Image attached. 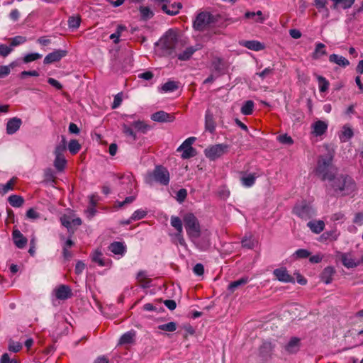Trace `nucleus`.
I'll list each match as a JSON object with an SVG mask.
<instances>
[{"label":"nucleus","instance_id":"obj_1","mask_svg":"<svg viewBox=\"0 0 363 363\" xmlns=\"http://www.w3.org/2000/svg\"><path fill=\"white\" fill-rule=\"evenodd\" d=\"M160 43L164 55L172 57L177 56L179 60L183 61L189 60L197 50L193 47H189L182 52L177 54V51L182 47V43L178 40L176 34L172 32L167 33L161 39Z\"/></svg>","mask_w":363,"mask_h":363},{"label":"nucleus","instance_id":"obj_2","mask_svg":"<svg viewBox=\"0 0 363 363\" xmlns=\"http://www.w3.org/2000/svg\"><path fill=\"white\" fill-rule=\"evenodd\" d=\"M331 186L333 189L342 196L350 195L356 189L354 181L350 177H333Z\"/></svg>","mask_w":363,"mask_h":363},{"label":"nucleus","instance_id":"obj_3","mask_svg":"<svg viewBox=\"0 0 363 363\" xmlns=\"http://www.w3.org/2000/svg\"><path fill=\"white\" fill-rule=\"evenodd\" d=\"M333 154L328 152L325 155L320 157L315 172L323 180H331L333 177L332 162Z\"/></svg>","mask_w":363,"mask_h":363},{"label":"nucleus","instance_id":"obj_4","mask_svg":"<svg viewBox=\"0 0 363 363\" xmlns=\"http://www.w3.org/2000/svg\"><path fill=\"white\" fill-rule=\"evenodd\" d=\"M145 182L152 184L153 182L167 186L169 182V171L162 166H156L153 172H148L145 178Z\"/></svg>","mask_w":363,"mask_h":363},{"label":"nucleus","instance_id":"obj_5","mask_svg":"<svg viewBox=\"0 0 363 363\" xmlns=\"http://www.w3.org/2000/svg\"><path fill=\"white\" fill-rule=\"evenodd\" d=\"M184 227L190 240L200 235V225L193 213H187L184 216Z\"/></svg>","mask_w":363,"mask_h":363},{"label":"nucleus","instance_id":"obj_6","mask_svg":"<svg viewBox=\"0 0 363 363\" xmlns=\"http://www.w3.org/2000/svg\"><path fill=\"white\" fill-rule=\"evenodd\" d=\"M340 257L342 264L348 269L356 267L363 262V255L359 257L354 252L340 253Z\"/></svg>","mask_w":363,"mask_h":363},{"label":"nucleus","instance_id":"obj_7","mask_svg":"<svg viewBox=\"0 0 363 363\" xmlns=\"http://www.w3.org/2000/svg\"><path fill=\"white\" fill-rule=\"evenodd\" d=\"M213 17L209 12H201L196 16L194 21V28L196 30H204L213 23Z\"/></svg>","mask_w":363,"mask_h":363},{"label":"nucleus","instance_id":"obj_8","mask_svg":"<svg viewBox=\"0 0 363 363\" xmlns=\"http://www.w3.org/2000/svg\"><path fill=\"white\" fill-rule=\"evenodd\" d=\"M228 145L226 144H216L208 147L204 150V154L211 160H216L225 154L228 150Z\"/></svg>","mask_w":363,"mask_h":363},{"label":"nucleus","instance_id":"obj_9","mask_svg":"<svg viewBox=\"0 0 363 363\" xmlns=\"http://www.w3.org/2000/svg\"><path fill=\"white\" fill-rule=\"evenodd\" d=\"M191 240L196 247L201 251H206L211 245L210 233L208 231L200 232L199 235L195 236V238H192Z\"/></svg>","mask_w":363,"mask_h":363},{"label":"nucleus","instance_id":"obj_10","mask_svg":"<svg viewBox=\"0 0 363 363\" xmlns=\"http://www.w3.org/2000/svg\"><path fill=\"white\" fill-rule=\"evenodd\" d=\"M195 137H189L186 139L182 144L177 148L178 152L182 151V157L184 159L192 157L195 155V150L192 147V144L195 142Z\"/></svg>","mask_w":363,"mask_h":363},{"label":"nucleus","instance_id":"obj_11","mask_svg":"<svg viewBox=\"0 0 363 363\" xmlns=\"http://www.w3.org/2000/svg\"><path fill=\"white\" fill-rule=\"evenodd\" d=\"M293 212L299 218L305 220L311 218L313 215L311 206L305 202L297 203L294 206Z\"/></svg>","mask_w":363,"mask_h":363},{"label":"nucleus","instance_id":"obj_12","mask_svg":"<svg viewBox=\"0 0 363 363\" xmlns=\"http://www.w3.org/2000/svg\"><path fill=\"white\" fill-rule=\"evenodd\" d=\"M135 118V114L131 115H124L123 116V123L122 125V130L124 135L130 138L133 141H135L137 139L136 133L134 131L133 128L130 126L131 123L130 122V119H134Z\"/></svg>","mask_w":363,"mask_h":363},{"label":"nucleus","instance_id":"obj_13","mask_svg":"<svg viewBox=\"0 0 363 363\" xmlns=\"http://www.w3.org/2000/svg\"><path fill=\"white\" fill-rule=\"evenodd\" d=\"M52 295L56 299L64 301L69 298L72 295V292L69 286L61 284L55 288L52 291Z\"/></svg>","mask_w":363,"mask_h":363},{"label":"nucleus","instance_id":"obj_14","mask_svg":"<svg viewBox=\"0 0 363 363\" xmlns=\"http://www.w3.org/2000/svg\"><path fill=\"white\" fill-rule=\"evenodd\" d=\"M328 128V122L318 120L311 125V134L315 137H320L326 133Z\"/></svg>","mask_w":363,"mask_h":363},{"label":"nucleus","instance_id":"obj_15","mask_svg":"<svg viewBox=\"0 0 363 363\" xmlns=\"http://www.w3.org/2000/svg\"><path fill=\"white\" fill-rule=\"evenodd\" d=\"M273 274L279 281L284 283L294 282V278L288 273L286 269L284 267L274 269Z\"/></svg>","mask_w":363,"mask_h":363},{"label":"nucleus","instance_id":"obj_16","mask_svg":"<svg viewBox=\"0 0 363 363\" xmlns=\"http://www.w3.org/2000/svg\"><path fill=\"white\" fill-rule=\"evenodd\" d=\"M22 123V120L19 118H10L6 123V133L8 135L16 133L20 129Z\"/></svg>","mask_w":363,"mask_h":363},{"label":"nucleus","instance_id":"obj_17","mask_svg":"<svg viewBox=\"0 0 363 363\" xmlns=\"http://www.w3.org/2000/svg\"><path fill=\"white\" fill-rule=\"evenodd\" d=\"M67 51L62 50H56L49 53L44 58L45 64H51L60 61L62 57L66 56Z\"/></svg>","mask_w":363,"mask_h":363},{"label":"nucleus","instance_id":"obj_18","mask_svg":"<svg viewBox=\"0 0 363 363\" xmlns=\"http://www.w3.org/2000/svg\"><path fill=\"white\" fill-rule=\"evenodd\" d=\"M151 119L156 122H172L175 119L174 116L163 111L154 113L151 116Z\"/></svg>","mask_w":363,"mask_h":363},{"label":"nucleus","instance_id":"obj_19","mask_svg":"<svg viewBox=\"0 0 363 363\" xmlns=\"http://www.w3.org/2000/svg\"><path fill=\"white\" fill-rule=\"evenodd\" d=\"M239 44L253 51H261L264 49V45L258 40H240Z\"/></svg>","mask_w":363,"mask_h":363},{"label":"nucleus","instance_id":"obj_20","mask_svg":"<svg viewBox=\"0 0 363 363\" xmlns=\"http://www.w3.org/2000/svg\"><path fill=\"white\" fill-rule=\"evenodd\" d=\"M12 238L16 246L20 249L23 248L28 241L26 238L24 237L23 235L18 229L13 230Z\"/></svg>","mask_w":363,"mask_h":363},{"label":"nucleus","instance_id":"obj_21","mask_svg":"<svg viewBox=\"0 0 363 363\" xmlns=\"http://www.w3.org/2000/svg\"><path fill=\"white\" fill-rule=\"evenodd\" d=\"M300 341L298 337H291L287 344L285 345L284 349L289 354H294L300 350Z\"/></svg>","mask_w":363,"mask_h":363},{"label":"nucleus","instance_id":"obj_22","mask_svg":"<svg viewBox=\"0 0 363 363\" xmlns=\"http://www.w3.org/2000/svg\"><path fill=\"white\" fill-rule=\"evenodd\" d=\"M181 3H174L172 4H163L162 6V9L167 14L174 16L179 13V10L182 9Z\"/></svg>","mask_w":363,"mask_h":363},{"label":"nucleus","instance_id":"obj_23","mask_svg":"<svg viewBox=\"0 0 363 363\" xmlns=\"http://www.w3.org/2000/svg\"><path fill=\"white\" fill-rule=\"evenodd\" d=\"M257 177L255 174H244L240 177V182L243 186L249 188L255 184Z\"/></svg>","mask_w":363,"mask_h":363},{"label":"nucleus","instance_id":"obj_24","mask_svg":"<svg viewBox=\"0 0 363 363\" xmlns=\"http://www.w3.org/2000/svg\"><path fill=\"white\" fill-rule=\"evenodd\" d=\"M205 128L210 133H213L216 129L213 114L209 110L205 114Z\"/></svg>","mask_w":363,"mask_h":363},{"label":"nucleus","instance_id":"obj_25","mask_svg":"<svg viewBox=\"0 0 363 363\" xmlns=\"http://www.w3.org/2000/svg\"><path fill=\"white\" fill-rule=\"evenodd\" d=\"M109 250L115 255L123 256L125 252V246L120 242H114L108 247Z\"/></svg>","mask_w":363,"mask_h":363},{"label":"nucleus","instance_id":"obj_26","mask_svg":"<svg viewBox=\"0 0 363 363\" xmlns=\"http://www.w3.org/2000/svg\"><path fill=\"white\" fill-rule=\"evenodd\" d=\"M329 61L342 67H345L350 65V62L347 59L343 56L336 54L330 55L329 57Z\"/></svg>","mask_w":363,"mask_h":363},{"label":"nucleus","instance_id":"obj_27","mask_svg":"<svg viewBox=\"0 0 363 363\" xmlns=\"http://www.w3.org/2000/svg\"><path fill=\"white\" fill-rule=\"evenodd\" d=\"M335 273V270L333 267H325L320 275V279L322 281H323L325 284H328L332 281V277L333 274Z\"/></svg>","mask_w":363,"mask_h":363},{"label":"nucleus","instance_id":"obj_28","mask_svg":"<svg viewBox=\"0 0 363 363\" xmlns=\"http://www.w3.org/2000/svg\"><path fill=\"white\" fill-rule=\"evenodd\" d=\"M307 225L312 232L316 234L321 233L325 228V223L323 220L310 221Z\"/></svg>","mask_w":363,"mask_h":363},{"label":"nucleus","instance_id":"obj_29","mask_svg":"<svg viewBox=\"0 0 363 363\" xmlns=\"http://www.w3.org/2000/svg\"><path fill=\"white\" fill-rule=\"evenodd\" d=\"M92 260L97 263L99 266L104 267L107 266L110 261L109 259H106L103 257V255L101 252L96 250L92 255Z\"/></svg>","mask_w":363,"mask_h":363},{"label":"nucleus","instance_id":"obj_30","mask_svg":"<svg viewBox=\"0 0 363 363\" xmlns=\"http://www.w3.org/2000/svg\"><path fill=\"white\" fill-rule=\"evenodd\" d=\"M353 136V131L348 125H344L339 138L341 142L345 143L349 140Z\"/></svg>","mask_w":363,"mask_h":363},{"label":"nucleus","instance_id":"obj_31","mask_svg":"<svg viewBox=\"0 0 363 363\" xmlns=\"http://www.w3.org/2000/svg\"><path fill=\"white\" fill-rule=\"evenodd\" d=\"M326 54L325 45L322 43H316L315 50L312 55L313 58L317 60Z\"/></svg>","mask_w":363,"mask_h":363},{"label":"nucleus","instance_id":"obj_32","mask_svg":"<svg viewBox=\"0 0 363 363\" xmlns=\"http://www.w3.org/2000/svg\"><path fill=\"white\" fill-rule=\"evenodd\" d=\"M249 282V278L247 277H244L240 278L238 280L232 281L229 284L228 289L231 292H233L235 291L237 288L239 286H243Z\"/></svg>","mask_w":363,"mask_h":363},{"label":"nucleus","instance_id":"obj_33","mask_svg":"<svg viewBox=\"0 0 363 363\" xmlns=\"http://www.w3.org/2000/svg\"><path fill=\"white\" fill-rule=\"evenodd\" d=\"M8 201L11 206L19 208L23 204L24 199L21 196L13 194L9 197Z\"/></svg>","mask_w":363,"mask_h":363},{"label":"nucleus","instance_id":"obj_34","mask_svg":"<svg viewBox=\"0 0 363 363\" xmlns=\"http://www.w3.org/2000/svg\"><path fill=\"white\" fill-rule=\"evenodd\" d=\"M16 179V177H13L6 184H0V192L2 194H6L9 191H12Z\"/></svg>","mask_w":363,"mask_h":363},{"label":"nucleus","instance_id":"obj_35","mask_svg":"<svg viewBox=\"0 0 363 363\" xmlns=\"http://www.w3.org/2000/svg\"><path fill=\"white\" fill-rule=\"evenodd\" d=\"M131 126L137 131H140L143 133H145L150 130V126L145 124L144 121L140 120L134 121L131 123Z\"/></svg>","mask_w":363,"mask_h":363},{"label":"nucleus","instance_id":"obj_36","mask_svg":"<svg viewBox=\"0 0 363 363\" xmlns=\"http://www.w3.org/2000/svg\"><path fill=\"white\" fill-rule=\"evenodd\" d=\"M66 164L67 160L65 156L55 157V159L54 160V166L57 171H62L65 169Z\"/></svg>","mask_w":363,"mask_h":363},{"label":"nucleus","instance_id":"obj_37","mask_svg":"<svg viewBox=\"0 0 363 363\" xmlns=\"http://www.w3.org/2000/svg\"><path fill=\"white\" fill-rule=\"evenodd\" d=\"M254 108V103L252 101L249 100L245 102V104L241 107V113L243 115L249 116L251 115L253 112Z\"/></svg>","mask_w":363,"mask_h":363},{"label":"nucleus","instance_id":"obj_38","mask_svg":"<svg viewBox=\"0 0 363 363\" xmlns=\"http://www.w3.org/2000/svg\"><path fill=\"white\" fill-rule=\"evenodd\" d=\"M257 244V240L252 238V236L245 237L242 240V246L247 249L254 248Z\"/></svg>","mask_w":363,"mask_h":363},{"label":"nucleus","instance_id":"obj_39","mask_svg":"<svg viewBox=\"0 0 363 363\" xmlns=\"http://www.w3.org/2000/svg\"><path fill=\"white\" fill-rule=\"evenodd\" d=\"M135 336V333L132 331H128L125 333H124L120 338L119 344L120 345H124V344H129L133 342V338Z\"/></svg>","mask_w":363,"mask_h":363},{"label":"nucleus","instance_id":"obj_40","mask_svg":"<svg viewBox=\"0 0 363 363\" xmlns=\"http://www.w3.org/2000/svg\"><path fill=\"white\" fill-rule=\"evenodd\" d=\"M72 219L71 216L64 215L60 218L61 223L65 226L69 232H74V229L72 227Z\"/></svg>","mask_w":363,"mask_h":363},{"label":"nucleus","instance_id":"obj_41","mask_svg":"<svg viewBox=\"0 0 363 363\" xmlns=\"http://www.w3.org/2000/svg\"><path fill=\"white\" fill-rule=\"evenodd\" d=\"M178 88L177 84L174 81H169L161 86L162 91L167 93V92H172L175 91Z\"/></svg>","mask_w":363,"mask_h":363},{"label":"nucleus","instance_id":"obj_42","mask_svg":"<svg viewBox=\"0 0 363 363\" xmlns=\"http://www.w3.org/2000/svg\"><path fill=\"white\" fill-rule=\"evenodd\" d=\"M137 279L143 287L146 288L150 286V281L147 279V274L145 271H140L138 273Z\"/></svg>","mask_w":363,"mask_h":363},{"label":"nucleus","instance_id":"obj_43","mask_svg":"<svg viewBox=\"0 0 363 363\" xmlns=\"http://www.w3.org/2000/svg\"><path fill=\"white\" fill-rule=\"evenodd\" d=\"M171 225L174 227L177 232L183 233L182 222L181 219L177 216L171 217Z\"/></svg>","mask_w":363,"mask_h":363},{"label":"nucleus","instance_id":"obj_44","mask_svg":"<svg viewBox=\"0 0 363 363\" xmlns=\"http://www.w3.org/2000/svg\"><path fill=\"white\" fill-rule=\"evenodd\" d=\"M42 57V55L38 52H31L25 55L23 58V62L24 63H29L33 61H35Z\"/></svg>","mask_w":363,"mask_h":363},{"label":"nucleus","instance_id":"obj_45","mask_svg":"<svg viewBox=\"0 0 363 363\" xmlns=\"http://www.w3.org/2000/svg\"><path fill=\"white\" fill-rule=\"evenodd\" d=\"M319 90L320 92H325L329 88L328 81L322 76H318Z\"/></svg>","mask_w":363,"mask_h":363},{"label":"nucleus","instance_id":"obj_46","mask_svg":"<svg viewBox=\"0 0 363 363\" xmlns=\"http://www.w3.org/2000/svg\"><path fill=\"white\" fill-rule=\"evenodd\" d=\"M81 148V145L77 140H71L68 144L69 151L74 155L77 153Z\"/></svg>","mask_w":363,"mask_h":363},{"label":"nucleus","instance_id":"obj_47","mask_svg":"<svg viewBox=\"0 0 363 363\" xmlns=\"http://www.w3.org/2000/svg\"><path fill=\"white\" fill-rule=\"evenodd\" d=\"M81 18L79 16H71L68 19V26L69 28L77 29L79 27Z\"/></svg>","mask_w":363,"mask_h":363},{"label":"nucleus","instance_id":"obj_48","mask_svg":"<svg viewBox=\"0 0 363 363\" xmlns=\"http://www.w3.org/2000/svg\"><path fill=\"white\" fill-rule=\"evenodd\" d=\"M123 183H127L128 185V189L132 190L135 187V180L134 177L131 174H128L126 175H123L121 177Z\"/></svg>","mask_w":363,"mask_h":363},{"label":"nucleus","instance_id":"obj_49","mask_svg":"<svg viewBox=\"0 0 363 363\" xmlns=\"http://www.w3.org/2000/svg\"><path fill=\"white\" fill-rule=\"evenodd\" d=\"M22 344L19 342L10 340L9 342L8 349L10 352L16 353L22 349Z\"/></svg>","mask_w":363,"mask_h":363},{"label":"nucleus","instance_id":"obj_50","mask_svg":"<svg viewBox=\"0 0 363 363\" xmlns=\"http://www.w3.org/2000/svg\"><path fill=\"white\" fill-rule=\"evenodd\" d=\"M277 140L281 144L291 145L294 143L292 138L287 134H282L277 136Z\"/></svg>","mask_w":363,"mask_h":363},{"label":"nucleus","instance_id":"obj_51","mask_svg":"<svg viewBox=\"0 0 363 363\" xmlns=\"http://www.w3.org/2000/svg\"><path fill=\"white\" fill-rule=\"evenodd\" d=\"M140 13L141 17L145 20L151 18L154 15L153 12L150 10V9L147 6L140 7Z\"/></svg>","mask_w":363,"mask_h":363},{"label":"nucleus","instance_id":"obj_52","mask_svg":"<svg viewBox=\"0 0 363 363\" xmlns=\"http://www.w3.org/2000/svg\"><path fill=\"white\" fill-rule=\"evenodd\" d=\"M147 211L143 209H138L133 212L130 216V220H138L145 217Z\"/></svg>","mask_w":363,"mask_h":363},{"label":"nucleus","instance_id":"obj_53","mask_svg":"<svg viewBox=\"0 0 363 363\" xmlns=\"http://www.w3.org/2000/svg\"><path fill=\"white\" fill-rule=\"evenodd\" d=\"M158 328L164 331L174 332L177 330V325L174 322H169L166 324L160 325Z\"/></svg>","mask_w":363,"mask_h":363},{"label":"nucleus","instance_id":"obj_54","mask_svg":"<svg viewBox=\"0 0 363 363\" xmlns=\"http://www.w3.org/2000/svg\"><path fill=\"white\" fill-rule=\"evenodd\" d=\"M16 66L15 62H11L8 66H1L0 67V78H4L9 74L11 72V69L13 68Z\"/></svg>","mask_w":363,"mask_h":363},{"label":"nucleus","instance_id":"obj_55","mask_svg":"<svg viewBox=\"0 0 363 363\" xmlns=\"http://www.w3.org/2000/svg\"><path fill=\"white\" fill-rule=\"evenodd\" d=\"M257 16L259 17V19L255 20V21L262 23L263 21V18L262 17V13L261 11H258L257 12L247 11L245 14V17L246 18H252V19H254L255 17Z\"/></svg>","mask_w":363,"mask_h":363},{"label":"nucleus","instance_id":"obj_56","mask_svg":"<svg viewBox=\"0 0 363 363\" xmlns=\"http://www.w3.org/2000/svg\"><path fill=\"white\" fill-rule=\"evenodd\" d=\"M13 50L11 46H8L4 44H0V55L5 57L8 56Z\"/></svg>","mask_w":363,"mask_h":363},{"label":"nucleus","instance_id":"obj_57","mask_svg":"<svg viewBox=\"0 0 363 363\" xmlns=\"http://www.w3.org/2000/svg\"><path fill=\"white\" fill-rule=\"evenodd\" d=\"M26 217L30 220H35L40 218V215L34 208H30L26 212Z\"/></svg>","mask_w":363,"mask_h":363},{"label":"nucleus","instance_id":"obj_58","mask_svg":"<svg viewBox=\"0 0 363 363\" xmlns=\"http://www.w3.org/2000/svg\"><path fill=\"white\" fill-rule=\"evenodd\" d=\"M187 196V191L185 189H179L177 193L176 199L179 203H182Z\"/></svg>","mask_w":363,"mask_h":363},{"label":"nucleus","instance_id":"obj_59","mask_svg":"<svg viewBox=\"0 0 363 363\" xmlns=\"http://www.w3.org/2000/svg\"><path fill=\"white\" fill-rule=\"evenodd\" d=\"M294 255L298 258H306L309 257L310 252L305 249H299L295 252Z\"/></svg>","mask_w":363,"mask_h":363},{"label":"nucleus","instance_id":"obj_60","mask_svg":"<svg viewBox=\"0 0 363 363\" xmlns=\"http://www.w3.org/2000/svg\"><path fill=\"white\" fill-rule=\"evenodd\" d=\"M26 41V38L23 36H16L11 39V46L16 47L18 45L23 43Z\"/></svg>","mask_w":363,"mask_h":363},{"label":"nucleus","instance_id":"obj_61","mask_svg":"<svg viewBox=\"0 0 363 363\" xmlns=\"http://www.w3.org/2000/svg\"><path fill=\"white\" fill-rule=\"evenodd\" d=\"M0 363H18V362L14 358H10L8 353H4L0 358Z\"/></svg>","mask_w":363,"mask_h":363},{"label":"nucleus","instance_id":"obj_62","mask_svg":"<svg viewBox=\"0 0 363 363\" xmlns=\"http://www.w3.org/2000/svg\"><path fill=\"white\" fill-rule=\"evenodd\" d=\"M174 241L175 243L179 244L182 246H186V242L184 239L182 233L177 232L174 235Z\"/></svg>","mask_w":363,"mask_h":363},{"label":"nucleus","instance_id":"obj_63","mask_svg":"<svg viewBox=\"0 0 363 363\" xmlns=\"http://www.w3.org/2000/svg\"><path fill=\"white\" fill-rule=\"evenodd\" d=\"M65 149H66V147H65V143L57 145L55 147V150L54 152L55 157L64 156V152L65 151Z\"/></svg>","mask_w":363,"mask_h":363},{"label":"nucleus","instance_id":"obj_64","mask_svg":"<svg viewBox=\"0 0 363 363\" xmlns=\"http://www.w3.org/2000/svg\"><path fill=\"white\" fill-rule=\"evenodd\" d=\"M135 199V196H128V197H126L125 199V200L123 201H117L116 202V206L118 208H121L125 204L132 203Z\"/></svg>","mask_w":363,"mask_h":363}]
</instances>
